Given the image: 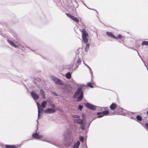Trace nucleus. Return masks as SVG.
<instances>
[{
    "instance_id": "obj_1",
    "label": "nucleus",
    "mask_w": 148,
    "mask_h": 148,
    "mask_svg": "<svg viewBox=\"0 0 148 148\" xmlns=\"http://www.w3.org/2000/svg\"><path fill=\"white\" fill-rule=\"evenodd\" d=\"M79 95V96L77 98V100L78 101H81L83 98V92L81 87L77 89L73 95V98H76Z\"/></svg>"
},
{
    "instance_id": "obj_2",
    "label": "nucleus",
    "mask_w": 148,
    "mask_h": 148,
    "mask_svg": "<svg viewBox=\"0 0 148 148\" xmlns=\"http://www.w3.org/2000/svg\"><path fill=\"white\" fill-rule=\"evenodd\" d=\"M80 31L82 33V38L84 42L85 43L88 42V39L87 37L88 36V34L84 29L80 30Z\"/></svg>"
},
{
    "instance_id": "obj_3",
    "label": "nucleus",
    "mask_w": 148,
    "mask_h": 148,
    "mask_svg": "<svg viewBox=\"0 0 148 148\" xmlns=\"http://www.w3.org/2000/svg\"><path fill=\"white\" fill-rule=\"evenodd\" d=\"M106 34L107 35L110 37H111L116 39L121 38L124 40L125 38L124 37L122 36V35L121 34L118 35V37H115L114 36V34L111 32H106Z\"/></svg>"
},
{
    "instance_id": "obj_4",
    "label": "nucleus",
    "mask_w": 148,
    "mask_h": 148,
    "mask_svg": "<svg viewBox=\"0 0 148 148\" xmlns=\"http://www.w3.org/2000/svg\"><path fill=\"white\" fill-rule=\"evenodd\" d=\"M66 14L67 16L71 19L77 23H78L79 22V21L77 18L75 17L74 16H72L71 14L69 13H66Z\"/></svg>"
},
{
    "instance_id": "obj_5",
    "label": "nucleus",
    "mask_w": 148,
    "mask_h": 148,
    "mask_svg": "<svg viewBox=\"0 0 148 148\" xmlns=\"http://www.w3.org/2000/svg\"><path fill=\"white\" fill-rule=\"evenodd\" d=\"M85 105L87 108L92 110H95L96 109L95 106L91 104H90L89 103H85Z\"/></svg>"
},
{
    "instance_id": "obj_6",
    "label": "nucleus",
    "mask_w": 148,
    "mask_h": 148,
    "mask_svg": "<svg viewBox=\"0 0 148 148\" xmlns=\"http://www.w3.org/2000/svg\"><path fill=\"white\" fill-rule=\"evenodd\" d=\"M52 79L56 83L60 85H63V83L59 79L55 77H52Z\"/></svg>"
},
{
    "instance_id": "obj_7",
    "label": "nucleus",
    "mask_w": 148,
    "mask_h": 148,
    "mask_svg": "<svg viewBox=\"0 0 148 148\" xmlns=\"http://www.w3.org/2000/svg\"><path fill=\"white\" fill-rule=\"evenodd\" d=\"M109 113V112L108 110H106L103 112H97V115H99V114H101L102 115L101 116H99V117H102L104 115H108Z\"/></svg>"
},
{
    "instance_id": "obj_8",
    "label": "nucleus",
    "mask_w": 148,
    "mask_h": 148,
    "mask_svg": "<svg viewBox=\"0 0 148 148\" xmlns=\"http://www.w3.org/2000/svg\"><path fill=\"white\" fill-rule=\"evenodd\" d=\"M56 110L53 108H49L44 111V112L46 114H51L54 113L55 112Z\"/></svg>"
},
{
    "instance_id": "obj_9",
    "label": "nucleus",
    "mask_w": 148,
    "mask_h": 148,
    "mask_svg": "<svg viewBox=\"0 0 148 148\" xmlns=\"http://www.w3.org/2000/svg\"><path fill=\"white\" fill-rule=\"evenodd\" d=\"M31 95L34 99L37 100L39 98L38 95L34 92H32L31 93Z\"/></svg>"
},
{
    "instance_id": "obj_10",
    "label": "nucleus",
    "mask_w": 148,
    "mask_h": 148,
    "mask_svg": "<svg viewBox=\"0 0 148 148\" xmlns=\"http://www.w3.org/2000/svg\"><path fill=\"white\" fill-rule=\"evenodd\" d=\"M32 137L36 139H40L43 137V136L41 135H39L37 133H34L32 135Z\"/></svg>"
},
{
    "instance_id": "obj_11",
    "label": "nucleus",
    "mask_w": 148,
    "mask_h": 148,
    "mask_svg": "<svg viewBox=\"0 0 148 148\" xmlns=\"http://www.w3.org/2000/svg\"><path fill=\"white\" fill-rule=\"evenodd\" d=\"M117 107L116 104L114 103H112L110 106V109L112 110H114Z\"/></svg>"
},
{
    "instance_id": "obj_12",
    "label": "nucleus",
    "mask_w": 148,
    "mask_h": 148,
    "mask_svg": "<svg viewBox=\"0 0 148 148\" xmlns=\"http://www.w3.org/2000/svg\"><path fill=\"white\" fill-rule=\"evenodd\" d=\"M74 121L75 123H76L79 124H82L83 121L81 119H75L74 120Z\"/></svg>"
},
{
    "instance_id": "obj_13",
    "label": "nucleus",
    "mask_w": 148,
    "mask_h": 148,
    "mask_svg": "<svg viewBox=\"0 0 148 148\" xmlns=\"http://www.w3.org/2000/svg\"><path fill=\"white\" fill-rule=\"evenodd\" d=\"M8 42L12 46L15 47H18V46L16 45L15 43L12 41H11L9 40H7Z\"/></svg>"
},
{
    "instance_id": "obj_14",
    "label": "nucleus",
    "mask_w": 148,
    "mask_h": 148,
    "mask_svg": "<svg viewBox=\"0 0 148 148\" xmlns=\"http://www.w3.org/2000/svg\"><path fill=\"white\" fill-rule=\"evenodd\" d=\"M6 148H17V147L14 145H6L5 146Z\"/></svg>"
},
{
    "instance_id": "obj_15",
    "label": "nucleus",
    "mask_w": 148,
    "mask_h": 148,
    "mask_svg": "<svg viewBox=\"0 0 148 148\" xmlns=\"http://www.w3.org/2000/svg\"><path fill=\"white\" fill-rule=\"evenodd\" d=\"M80 142L79 141H77L73 146V148H78L80 145Z\"/></svg>"
},
{
    "instance_id": "obj_16",
    "label": "nucleus",
    "mask_w": 148,
    "mask_h": 148,
    "mask_svg": "<svg viewBox=\"0 0 148 148\" xmlns=\"http://www.w3.org/2000/svg\"><path fill=\"white\" fill-rule=\"evenodd\" d=\"M40 92L42 97L43 98L45 99V95L44 91L42 90L41 89L40 90Z\"/></svg>"
},
{
    "instance_id": "obj_17",
    "label": "nucleus",
    "mask_w": 148,
    "mask_h": 148,
    "mask_svg": "<svg viewBox=\"0 0 148 148\" xmlns=\"http://www.w3.org/2000/svg\"><path fill=\"white\" fill-rule=\"evenodd\" d=\"M47 102L46 101H43L41 103V106L43 108H45L46 105L47 104Z\"/></svg>"
},
{
    "instance_id": "obj_18",
    "label": "nucleus",
    "mask_w": 148,
    "mask_h": 148,
    "mask_svg": "<svg viewBox=\"0 0 148 148\" xmlns=\"http://www.w3.org/2000/svg\"><path fill=\"white\" fill-rule=\"evenodd\" d=\"M66 77L68 79H69L71 78V75L70 72H68L66 74Z\"/></svg>"
},
{
    "instance_id": "obj_19",
    "label": "nucleus",
    "mask_w": 148,
    "mask_h": 148,
    "mask_svg": "<svg viewBox=\"0 0 148 148\" xmlns=\"http://www.w3.org/2000/svg\"><path fill=\"white\" fill-rule=\"evenodd\" d=\"M89 47H90V44L88 43V44H87L86 45V47H85V51L86 52H87L89 48Z\"/></svg>"
},
{
    "instance_id": "obj_20",
    "label": "nucleus",
    "mask_w": 148,
    "mask_h": 148,
    "mask_svg": "<svg viewBox=\"0 0 148 148\" xmlns=\"http://www.w3.org/2000/svg\"><path fill=\"white\" fill-rule=\"evenodd\" d=\"M136 119L138 121H140L142 120L141 117L139 115H137L136 117Z\"/></svg>"
},
{
    "instance_id": "obj_21",
    "label": "nucleus",
    "mask_w": 148,
    "mask_h": 148,
    "mask_svg": "<svg viewBox=\"0 0 148 148\" xmlns=\"http://www.w3.org/2000/svg\"><path fill=\"white\" fill-rule=\"evenodd\" d=\"M142 44L143 45H146L148 46V41H144L142 42Z\"/></svg>"
},
{
    "instance_id": "obj_22",
    "label": "nucleus",
    "mask_w": 148,
    "mask_h": 148,
    "mask_svg": "<svg viewBox=\"0 0 148 148\" xmlns=\"http://www.w3.org/2000/svg\"><path fill=\"white\" fill-rule=\"evenodd\" d=\"M87 86L91 88H93V86L92 85L91 83L90 82L88 83L87 84Z\"/></svg>"
},
{
    "instance_id": "obj_23",
    "label": "nucleus",
    "mask_w": 148,
    "mask_h": 148,
    "mask_svg": "<svg viewBox=\"0 0 148 148\" xmlns=\"http://www.w3.org/2000/svg\"><path fill=\"white\" fill-rule=\"evenodd\" d=\"M79 139V140L81 142H83L84 141V138L82 136H80Z\"/></svg>"
},
{
    "instance_id": "obj_24",
    "label": "nucleus",
    "mask_w": 148,
    "mask_h": 148,
    "mask_svg": "<svg viewBox=\"0 0 148 148\" xmlns=\"http://www.w3.org/2000/svg\"><path fill=\"white\" fill-rule=\"evenodd\" d=\"M73 117L74 118H77L78 119H79V118L80 117L79 116L77 115H74L73 116Z\"/></svg>"
},
{
    "instance_id": "obj_25",
    "label": "nucleus",
    "mask_w": 148,
    "mask_h": 148,
    "mask_svg": "<svg viewBox=\"0 0 148 148\" xmlns=\"http://www.w3.org/2000/svg\"><path fill=\"white\" fill-rule=\"evenodd\" d=\"M80 127L81 129H82L83 130H84L85 128V127L84 125L82 124L80 126Z\"/></svg>"
},
{
    "instance_id": "obj_26",
    "label": "nucleus",
    "mask_w": 148,
    "mask_h": 148,
    "mask_svg": "<svg viewBox=\"0 0 148 148\" xmlns=\"http://www.w3.org/2000/svg\"><path fill=\"white\" fill-rule=\"evenodd\" d=\"M83 107L82 106L79 105L78 107V109L80 110H81L82 109V108Z\"/></svg>"
},
{
    "instance_id": "obj_27",
    "label": "nucleus",
    "mask_w": 148,
    "mask_h": 148,
    "mask_svg": "<svg viewBox=\"0 0 148 148\" xmlns=\"http://www.w3.org/2000/svg\"><path fill=\"white\" fill-rule=\"evenodd\" d=\"M77 63H80L81 62L80 60V59H78L77 60Z\"/></svg>"
},
{
    "instance_id": "obj_28",
    "label": "nucleus",
    "mask_w": 148,
    "mask_h": 148,
    "mask_svg": "<svg viewBox=\"0 0 148 148\" xmlns=\"http://www.w3.org/2000/svg\"><path fill=\"white\" fill-rule=\"evenodd\" d=\"M145 124L146 127L148 129V124L145 123Z\"/></svg>"
},
{
    "instance_id": "obj_29",
    "label": "nucleus",
    "mask_w": 148,
    "mask_h": 148,
    "mask_svg": "<svg viewBox=\"0 0 148 148\" xmlns=\"http://www.w3.org/2000/svg\"><path fill=\"white\" fill-rule=\"evenodd\" d=\"M98 115L97 118H100V117H99V116H101L102 115H101V114H99V115Z\"/></svg>"
},
{
    "instance_id": "obj_30",
    "label": "nucleus",
    "mask_w": 148,
    "mask_h": 148,
    "mask_svg": "<svg viewBox=\"0 0 148 148\" xmlns=\"http://www.w3.org/2000/svg\"><path fill=\"white\" fill-rule=\"evenodd\" d=\"M147 114L148 115V110L147 111Z\"/></svg>"
},
{
    "instance_id": "obj_31",
    "label": "nucleus",
    "mask_w": 148,
    "mask_h": 148,
    "mask_svg": "<svg viewBox=\"0 0 148 148\" xmlns=\"http://www.w3.org/2000/svg\"><path fill=\"white\" fill-rule=\"evenodd\" d=\"M38 113H39V110H38Z\"/></svg>"
}]
</instances>
